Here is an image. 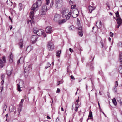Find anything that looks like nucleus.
<instances>
[{"mask_svg":"<svg viewBox=\"0 0 122 122\" xmlns=\"http://www.w3.org/2000/svg\"><path fill=\"white\" fill-rule=\"evenodd\" d=\"M69 29L70 30H73L75 29V28L74 26H71L69 28Z\"/></svg>","mask_w":122,"mask_h":122,"instance_id":"393cba45","label":"nucleus"},{"mask_svg":"<svg viewBox=\"0 0 122 122\" xmlns=\"http://www.w3.org/2000/svg\"><path fill=\"white\" fill-rule=\"evenodd\" d=\"M50 65L49 63H48L47 64V65L45 67V69H46L47 68H48L50 66Z\"/></svg>","mask_w":122,"mask_h":122,"instance_id":"2f4dec72","label":"nucleus"},{"mask_svg":"<svg viewBox=\"0 0 122 122\" xmlns=\"http://www.w3.org/2000/svg\"><path fill=\"white\" fill-rule=\"evenodd\" d=\"M70 77L72 79H73V80H75V78H74V76H73V75H71L70 76Z\"/></svg>","mask_w":122,"mask_h":122,"instance_id":"a19ab883","label":"nucleus"},{"mask_svg":"<svg viewBox=\"0 0 122 122\" xmlns=\"http://www.w3.org/2000/svg\"><path fill=\"white\" fill-rule=\"evenodd\" d=\"M77 24L78 26V27H79L81 26L80 25V21L79 20L78 18H77Z\"/></svg>","mask_w":122,"mask_h":122,"instance_id":"cd10ccee","label":"nucleus"},{"mask_svg":"<svg viewBox=\"0 0 122 122\" xmlns=\"http://www.w3.org/2000/svg\"><path fill=\"white\" fill-rule=\"evenodd\" d=\"M118 25H117V26H116V27L117 28H118L120 26V25H121L119 24H118Z\"/></svg>","mask_w":122,"mask_h":122,"instance_id":"6e6d98bb","label":"nucleus"},{"mask_svg":"<svg viewBox=\"0 0 122 122\" xmlns=\"http://www.w3.org/2000/svg\"><path fill=\"white\" fill-rule=\"evenodd\" d=\"M1 79H3V78L4 77V75H1Z\"/></svg>","mask_w":122,"mask_h":122,"instance_id":"e2e57ef3","label":"nucleus"},{"mask_svg":"<svg viewBox=\"0 0 122 122\" xmlns=\"http://www.w3.org/2000/svg\"><path fill=\"white\" fill-rule=\"evenodd\" d=\"M18 6L20 7V8H21L22 7V4L21 3H19L18 5Z\"/></svg>","mask_w":122,"mask_h":122,"instance_id":"49530a36","label":"nucleus"},{"mask_svg":"<svg viewBox=\"0 0 122 122\" xmlns=\"http://www.w3.org/2000/svg\"><path fill=\"white\" fill-rule=\"evenodd\" d=\"M47 6L45 4L43 5L42 6L41 11L40 12H41V15L45 14L46 13V12L47 11Z\"/></svg>","mask_w":122,"mask_h":122,"instance_id":"1a4fd4ad","label":"nucleus"},{"mask_svg":"<svg viewBox=\"0 0 122 122\" xmlns=\"http://www.w3.org/2000/svg\"><path fill=\"white\" fill-rule=\"evenodd\" d=\"M20 106L22 107V103L20 102L19 104Z\"/></svg>","mask_w":122,"mask_h":122,"instance_id":"13d9d810","label":"nucleus"},{"mask_svg":"<svg viewBox=\"0 0 122 122\" xmlns=\"http://www.w3.org/2000/svg\"><path fill=\"white\" fill-rule=\"evenodd\" d=\"M12 70H7L6 71V73L8 76H10L11 75L12 73Z\"/></svg>","mask_w":122,"mask_h":122,"instance_id":"b1692460","label":"nucleus"},{"mask_svg":"<svg viewBox=\"0 0 122 122\" xmlns=\"http://www.w3.org/2000/svg\"><path fill=\"white\" fill-rule=\"evenodd\" d=\"M68 12H69L68 10L66 8H64L62 9L61 10V13L63 17L65 18Z\"/></svg>","mask_w":122,"mask_h":122,"instance_id":"423d86ee","label":"nucleus"},{"mask_svg":"<svg viewBox=\"0 0 122 122\" xmlns=\"http://www.w3.org/2000/svg\"><path fill=\"white\" fill-rule=\"evenodd\" d=\"M6 108L7 106L5 104H4V107L3 108V111L4 112H5Z\"/></svg>","mask_w":122,"mask_h":122,"instance_id":"c85d7f7f","label":"nucleus"},{"mask_svg":"<svg viewBox=\"0 0 122 122\" xmlns=\"http://www.w3.org/2000/svg\"><path fill=\"white\" fill-rule=\"evenodd\" d=\"M61 50H58L56 53V56L58 57H59L60 56V54L61 53Z\"/></svg>","mask_w":122,"mask_h":122,"instance_id":"5701e85b","label":"nucleus"},{"mask_svg":"<svg viewBox=\"0 0 122 122\" xmlns=\"http://www.w3.org/2000/svg\"><path fill=\"white\" fill-rule=\"evenodd\" d=\"M62 0H56L55 4L56 7H61L63 4Z\"/></svg>","mask_w":122,"mask_h":122,"instance_id":"9d476101","label":"nucleus"},{"mask_svg":"<svg viewBox=\"0 0 122 122\" xmlns=\"http://www.w3.org/2000/svg\"><path fill=\"white\" fill-rule=\"evenodd\" d=\"M60 92V89L59 88H57V91H56V92L57 93H59Z\"/></svg>","mask_w":122,"mask_h":122,"instance_id":"a18cd8bd","label":"nucleus"},{"mask_svg":"<svg viewBox=\"0 0 122 122\" xmlns=\"http://www.w3.org/2000/svg\"><path fill=\"white\" fill-rule=\"evenodd\" d=\"M24 101V99H22L21 100L20 102L21 103H23V102Z\"/></svg>","mask_w":122,"mask_h":122,"instance_id":"4d7b16f0","label":"nucleus"},{"mask_svg":"<svg viewBox=\"0 0 122 122\" xmlns=\"http://www.w3.org/2000/svg\"><path fill=\"white\" fill-rule=\"evenodd\" d=\"M42 4L41 1L40 0H38L37 1L36 4H34L31 8L32 10L36 11L38 10V7L40 6Z\"/></svg>","mask_w":122,"mask_h":122,"instance_id":"f257e3e1","label":"nucleus"},{"mask_svg":"<svg viewBox=\"0 0 122 122\" xmlns=\"http://www.w3.org/2000/svg\"><path fill=\"white\" fill-rule=\"evenodd\" d=\"M66 21V19H63L61 20H59L57 22H58L59 25H61L65 23Z\"/></svg>","mask_w":122,"mask_h":122,"instance_id":"2eb2a0df","label":"nucleus"},{"mask_svg":"<svg viewBox=\"0 0 122 122\" xmlns=\"http://www.w3.org/2000/svg\"><path fill=\"white\" fill-rule=\"evenodd\" d=\"M9 62L10 63H11L13 61V55L12 54H11L9 56Z\"/></svg>","mask_w":122,"mask_h":122,"instance_id":"4be33fe9","label":"nucleus"},{"mask_svg":"<svg viewBox=\"0 0 122 122\" xmlns=\"http://www.w3.org/2000/svg\"><path fill=\"white\" fill-rule=\"evenodd\" d=\"M9 19L11 21V22H12V19L10 17V16H9Z\"/></svg>","mask_w":122,"mask_h":122,"instance_id":"052dcab7","label":"nucleus"},{"mask_svg":"<svg viewBox=\"0 0 122 122\" xmlns=\"http://www.w3.org/2000/svg\"><path fill=\"white\" fill-rule=\"evenodd\" d=\"M77 29L79 30H80L78 32V34L81 37L82 36L83 33L82 31L81 30L82 29V27L81 26L77 28Z\"/></svg>","mask_w":122,"mask_h":122,"instance_id":"4468645a","label":"nucleus"},{"mask_svg":"<svg viewBox=\"0 0 122 122\" xmlns=\"http://www.w3.org/2000/svg\"><path fill=\"white\" fill-rule=\"evenodd\" d=\"M60 17L61 16L59 14H56L54 16L53 20L55 22H57L60 20Z\"/></svg>","mask_w":122,"mask_h":122,"instance_id":"6e6552de","label":"nucleus"},{"mask_svg":"<svg viewBox=\"0 0 122 122\" xmlns=\"http://www.w3.org/2000/svg\"><path fill=\"white\" fill-rule=\"evenodd\" d=\"M46 32L47 33H51L52 32V28L51 27H47L46 29Z\"/></svg>","mask_w":122,"mask_h":122,"instance_id":"ddd939ff","label":"nucleus"},{"mask_svg":"<svg viewBox=\"0 0 122 122\" xmlns=\"http://www.w3.org/2000/svg\"><path fill=\"white\" fill-rule=\"evenodd\" d=\"M76 7V5H72L71 6V9H73L72 10H74V9Z\"/></svg>","mask_w":122,"mask_h":122,"instance_id":"473e14b6","label":"nucleus"},{"mask_svg":"<svg viewBox=\"0 0 122 122\" xmlns=\"http://www.w3.org/2000/svg\"><path fill=\"white\" fill-rule=\"evenodd\" d=\"M54 45L53 43L51 41L49 42L47 45V47L48 50L52 51L54 48Z\"/></svg>","mask_w":122,"mask_h":122,"instance_id":"7ed1b4c3","label":"nucleus"},{"mask_svg":"<svg viewBox=\"0 0 122 122\" xmlns=\"http://www.w3.org/2000/svg\"><path fill=\"white\" fill-rule=\"evenodd\" d=\"M69 3L70 5H71L73 4V2L72 1H70L69 2Z\"/></svg>","mask_w":122,"mask_h":122,"instance_id":"5fc2aeb1","label":"nucleus"},{"mask_svg":"<svg viewBox=\"0 0 122 122\" xmlns=\"http://www.w3.org/2000/svg\"><path fill=\"white\" fill-rule=\"evenodd\" d=\"M34 12L33 11H31L30 12V15H33Z\"/></svg>","mask_w":122,"mask_h":122,"instance_id":"c03bdc74","label":"nucleus"},{"mask_svg":"<svg viewBox=\"0 0 122 122\" xmlns=\"http://www.w3.org/2000/svg\"><path fill=\"white\" fill-rule=\"evenodd\" d=\"M120 64L119 67L118 71L120 73L122 74V63H121Z\"/></svg>","mask_w":122,"mask_h":122,"instance_id":"a211bd4d","label":"nucleus"},{"mask_svg":"<svg viewBox=\"0 0 122 122\" xmlns=\"http://www.w3.org/2000/svg\"><path fill=\"white\" fill-rule=\"evenodd\" d=\"M119 61L120 63L122 62V51L120 52L119 55Z\"/></svg>","mask_w":122,"mask_h":122,"instance_id":"aec40b11","label":"nucleus"},{"mask_svg":"<svg viewBox=\"0 0 122 122\" xmlns=\"http://www.w3.org/2000/svg\"><path fill=\"white\" fill-rule=\"evenodd\" d=\"M88 117H89L87 119V120L90 119L92 120L93 119V118L92 117V113L91 110H90L89 111Z\"/></svg>","mask_w":122,"mask_h":122,"instance_id":"dca6fc26","label":"nucleus"},{"mask_svg":"<svg viewBox=\"0 0 122 122\" xmlns=\"http://www.w3.org/2000/svg\"><path fill=\"white\" fill-rule=\"evenodd\" d=\"M53 0H52V1H51L50 3V6L51 7H52L53 6Z\"/></svg>","mask_w":122,"mask_h":122,"instance_id":"79ce46f5","label":"nucleus"},{"mask_svg":"<svg viewBox=\"0 0 122 122\" xmlns=\"http://www.w3.org/2000/svg\"><path fill=\"white\" fill-rule=\"evenodd\" d=\"M116 21H117L118 24L122 25V20L120 17L117 18L116 19Z\"/></svg>","mask_w":122,"mask_h":122,"instance_id":"f3484780","label":"nucleus"},{"mask_svg":"<svg viewBox=\"0 0 122 122\" xmlns=\"http://www.w3.org/2000/svg\"><path fill=\"white\" fill-rule=\"evenodd\" d=\"M24 83L23 81L22 80L20 81L19 83L17 84V89L18 91L21 92V90L20 89L21 88H23L24 86Z\"/></svg>","mask_w":122,"mask_h":122,"instance_id":"f03ea898","label":"nucleus"},{"mask_svg":"<svg viewBox=\"0 0 122 122\" xmlns=\"http://www.w3.org/2000/svg\"><path fill=\"white\" fill-rule=\"evenodd\" d=\"M38 37L36 35H33L32 36L31 38V39L33 41L32 42V43L34 44L37 41Z\"/></svg>","mask_w":122,"mask_h":122,"instance_id":"f8f14e48","label":"nucleus"},{"mask_svg":"<svg viewBox=\"0 0 122 122\" xmlns=\"http://www.w3.org/2000/svg\"><path fill=\"white\" fill-rule=\"evenodd\" d=\"M106 5H107V7L106 8L107 9V10H109L110 9V6L107 3H106Z\"/></svg>","mask_w":122,"mask_h":122,"instance_id":"72a5a7b5","label":"nucleus"},{"mask_svg":"<svg viewBox=\"0 0 122 122\" xmlns=\"http://www.w3.org/2000/svg\"><path fill=\"white\" fill-rule=\"evenodd\" d=\"M118 45L122 47V43L121 42H119L118 44Z\"/></svg>","mask_w":122,"mask_h":122,"instance_id":"c9c22d12","label":"nucleus"},{"mask_svg":"<svg viewBox=\"0 0 122 122\" xmlns=\"http://www.w3.org/2000/svg\"><path fill=\"white\" fill-rule=\"evenodd\" d=\"M102 24L101 21H99V25L98 26H97V28H100L102 27Z\"/></svg>","mask_w":122,"mask_h":122,"instance_id":"bb28decb","label":"nucleus"},{"mask_svg":"<svg viewBox=\"0 0 122 122\" xmlns=\"http://www.w3.org/2000/svg\"><path fill=\"white\" fill-rule=\"evenodd\" d=\"M47 118L48 119H50V117L48 116H47Z\"/></svg>","mask_w":122,"mask_h":122,"instance_id":"680f3d73","label":"nucleus"},{"mask_svg":"<svg viewBox=\"0 0 122 122\" xmlns=\"http://www.w3.org/2000/svg\"><path fill=\"white\" fill-rule=\"evenodd\" d=\"M69 51L71 52H73V51L71 48H70L69 49Z\"/></svg>","mask_w":122,"mask_h":122,"instance_id":"37998d69","label":"nucleus"},{"mask_svg":"<svg viewBox=\"0 0 122 122\" xmlns=\"http://www.w3.org/2000/svg\"><path fill=\"white\" fill-rule=\"evenodd\" d=\"M42 34L43 35V36L44 37H46V34L44 33V32H43V33H42Z\"/></svg>","mask_w":122,"mask_h":122,"instance_id":"603ef678","label":"nucleus"},{"mask_svg":"<svg viewBox=\"0 0 122 122\" xmlns=\"http://www.w3.org/2000/svg\"><path fill=\"white\" fill-rule=\"evenodd\" d=\"M58 82L60 83V84H62L63 82V80H61L59 81Z\"/></svg>","mask_w":122,"mask_h":122,"instance_id":"09e8293b","label":"nucleus"},{"mask_svg":"<svg viewBox=\"0 0 122 122\" xmlns=\"http://www.w3.org/2000/svg\"><path fill=\"white\" fill-rule=\"evenodd\" d=\"M30 18H31L32 20H33V15H30Z\"/></svg>","mask_w":122,"mask_h":122,"instance_id":"4c0bfd02","label":"nucleus"},{"mask_svg":"<svg viewBox=\"0 0 122 122\" xmlns=\"http://www.w3.org/2000/svg\"><path fill=\"white\" fill-rule=\"evenodd\" d=\"M102 48L104 46L103 45V44L102 43Z\"/></svg>","mask_w":122,"mask_h":122,"instance_id":"774afa93","label":"nucleus"},{"mask_svg":"<svg viewBox=\"0 0 122 122\" xmlns=\"http://www.w3.org/2000/svg\"><path fill=\"white\" fill-rule=\"evenodd\" d=\"M50 0H46V5H48L49 4Z\"/></svg>","mask_w":122,"mask_h":122,"instance_id":"f704fd0d","label":"nucleus"},{"mask_svg":"<svg viewBox=\"0 0 122 122\" xmlns=\"http://www.w3.org/2000/svg\"><path fill=\"white\" fill-rule=\"evenodd\" d=\"M76 102L78 103L79 102V97H78V99L76 100Z\"/></svg>","mask_w":122,"mask_h":122,"instance_id":"0e129e2a","label":"nucleus"},{"mask_svg":"<svg viewBox=\"0 0 122 122\" xmlns=\"http://www.w3.org/2000/svg\"><path fill=\"white\" fill-rule=\"evenodd\" d=\"M23 40L22 39H21L20 41V42L19 43V48L21 49L22 48L23 45Z\"/></svg>","mask_w":122,"mask_h":122,"instance_id":"6ab92c4d","label":"nucleus"},{"mask_svg":"<svg viewBox=\"0 0 122 122\" xmlns=\"http://www.w3.org/2000/svg\"><path fill=\"white\" fill-rule=\"evenodd\" d=\"M74 11V10H70V11L67 14V15L66 17L67 19H69L70 18V16L71 15L73 17V14H74V13L73 12Z\"/></svg>","mask_w":122,"mask_h":122,"instance_id":"9b49d317","label":"nucleus"},{"mask_svg":"<svg viewBox=\"0 0 122 122\" xmlns=\"http://www.w3.org/2000/svg\"><path fill=\"white\" fill-rule=\"evenodd\" d=\"M110 36L111 37H113V33L112 32H110Z\"/></svg>","mask_w":122,"mask_h":122,"instance_id":"58836bf2","label":"nucleus"},{"mask_svg":"<svg viewBox=\"0 0 122 122\" xmlns=\"http://www.w3.org/2000/svg\"><path fill=\"white\" fill-rule=\"evenodd\" d=\"M43 31H42L41 30H38L36 28H34V29L33 32L35 33H36L38 36L41 35L43 33Z\"/></svg>","mask_w":122,"mask_h":122,"instance_id":"0eeeda50","label":"nucleus"},{"mask_svg":"<svg viewBox=\"0 0 122 122\" xmlns=\"http://www.w3.org/2000/svg\"><path fill=\"white\" fill-rule=\"evenodd\" d=\"M79 107V105L78 104H76V107H77V108H78Z\"/></svg>","mask_w":122,"mask_h":122,"instance_id":"8fccbe9b","label":"nucleus"},{"mask_svg":"<svg viewBox=\"0 0 122 122\" xmlns=\"http://www.w3.org/2000/svg\"><path fill=\"white\" fill-rule=\"evenodd\" d=\"M78 108H77V107H75V110L76 112L78 110Z\"/></svg>","mask_w":122,"mask_h":122,"instance_id":"3c124183","label":"nucleus"},{"mask_svg":"<svg viewBox=\"0 0 122 122\" xmlns=\"http://www.w3.org/2000/svg\"><path fill=\"white\" fill-rule=\"evenodd\" d=\"M4 82V80L3 79H2V81L1 82V84H2V85H3V84Z\"/></svg>","mask_w":122,"mask_h":122,"instance_id":"de8ad7c7","label":"nucleus"},{"mask_svg":"<svg viewBox=\"0 0 122 122\" xmlns=\"http://www.w3.org/2000/svg\"><path fill=\"white\" fill-rule=\"evenodd\" d=\"M116 14V17L118 18L119 17V12L118 11H117V12H116L115 13Z\"/></svg>","mask_w":122,"mask_h":122,"instance_id":"c756f323","label":"nucleus"},{"mask_svg":"<svg viewBox=\"0 0 122 122\" xmlns=\"http://www.w3.org/2000/svg\"><path fill=\"white\" fill-rule=\"evenodd\" d=\"M32 70L31 66L30 65H28L25 68L24 73L25 74L26 73V74L27 75Z\"/></svg>","mask_w":122,"mask_h":122,"instance_id":"39448f33","label":"nucleus"},{"mask_svg":"<svg viewBox=\"0 0 122 122\" xmlns=\"http://www.w3.org/2000/svg\"><path fill=\"white\" fill-rule=\"evenodd\" d=\"M10 112H12L13 111V109L11 110V109H10Z\"/></svg>","mask_w":122,"mask_h":122,"instance_id":"bf43d9fd","label":"nucleus"},{"mask_svg":"<svg viewBox=\"0 0 122 122\" xmlns=\"http://www.w3.org/2000/svg\"><path fill=\"white\" fill-rule=\"evenodd\" d=\"M78 14H76V16H73V18H76V17H77L78 16Z\"/></svg>","mask_w":122,"mask_h":122,"instance_id":"864d4df0","label":"nucleus"},{"mask_svg":"<svg viewBox=\"0 0 122 122\" xmlns=\"http://www.w3.org/2000/svg\"><path fill=\"white\" fill-rule=\"evenodd\" d=\"M118 84L117 81H116L115 82V86L117 87L118 86Z\"/></svg>","mask_w":122,"mask_h":122,"instance_id":"e433bc0d","label":"nucleus"},{"mask_svg":"<svg viewBox=\"0 0 122 122\" xmlns=\"http://www.w3.org/2000/svg\"><path fill=\"white\" fill-rule=\"evenodd\" d=\"M112 102L113 104L115 105H117V102L115 98H114L112 100Z\"/></svg>","mask_w":122,"mask_h":122,"instance_id":"a878e982","label":"nucleus"},{"mask_svg":"<svg viewBox=\"0 0 122 122\" xmlns=\"http://www.w3.org/2000/svg\"><path fill=\"white\" fill-rule=\"evenodd\" d=\"M95 8L94 7L89 6V12L90 13H91L92 11L94 10L95 9Z\"/></svg>","mask_w":122,"mask_h":122,"instance_id":"412c9836","label":"nucleus"},{"mask_svg":"<svg viewBox=\"0 0 122 122\" xmlns=\"http://www.w3.org/2000/svg\"><path fill=\"white\" fill-rule=\"evenodd\" d=\"M22 58V57H21L20 58V59L19 60H18L17 62V64H19L20 63V60Z\"/></svg>","mask_w":122,"mask_h":122,"instance_id":"ea45409f","label":"nucleus"},{"mask_svg":"<svg viewBox=\"0 0 122 122\" xmlns=\"http://www.w3.org/2000/svg\"><path fill=\"white\" fill-rule=\"evenodd\" d=\"M6 63L5 57L4 56L2 57V59H0V68L3 67Z\"/></svg>","mask_w":122,"mask_h":122,"instance_id":"20e7f679","label":"nucleus"},{"mask_svg":"<svg viewBox=\"0 0 122 122\" xmlns=\"http://www.w3.org/2000/svg\"><path fill=\"white\" fill-rule=\"evenodd\" d=\"M120 104L121 106L122 105V102L121 101H120Z\"/></svg>","mask_w":122,"mask_h":122,"instance_id":"338daca9","label":"nucleus"},{"mask_svg":"<svg viewBox=\"0 0 122 122\" xmlns=\"http://www.w3.org/2000/svg\"><path fill=\"white\" fill-rule=\"evenodd\" d=\"M116 87H117L114 86L113 89V90L115 92H116L117 91V88Z\"/></svg>","mask_w":122,"mask_h":122,"instance_id":"7c9ffc66","label":"nucleus"},{"mask_svg":"<svg viewBox=\"0 0 122 122\" xmlns=\"http://www.w3.org/2000/svg\"><path fill=\"white\" fill-rule=\"evenodd\" d=\"M10 30H11L12 28V26H10Z\"/></svg>","mask_w":122,"mask_h":122,"instance_id":"69168bd1","label":"nucleus"}]
</instances>
